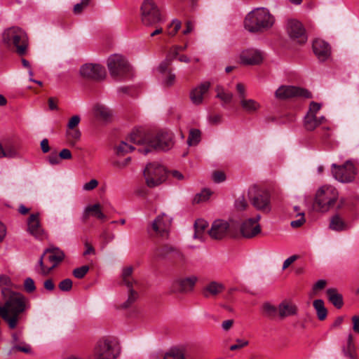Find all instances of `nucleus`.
<instances>
[{
  "label": "nucleus",
  "instance_id": "obj_1",
  "mask_svg": "<svg viewBox=\"0 0 359 359\" xmlns=\"http://www.w3.org/2000/svg\"><path fill=\"white\" fill-rule=\"evenodd\" d=\"M130 142L136 144H146L147 148L140 151L147 154L149 148L159 150H168L173 145V135L168 131H161L156 134H144L141 130H134L127 138Z\"/></svg>",
  "mask_w": 359,
  "mask_h": 359
},
{
  "label": "nucleus",
  "instance_id": "obj_2",
  "mask_svg": "<svg viewBox=\"0 0 359 359\" xmlns=\"http://www.w3.org/2000/svg\"><path fill=\"white\" fill-rule=\"evenodd\" d=\"M273 17L264 8H258L247 15L244 26L251 32H259L271 27L273 24Z\"/></svg>",
  "mask_w": 359,
  "mask_h": 359
},
{
  "label": "nucleus",
  "instance_id": "obj_3",
  "mask_svg": "<svg viewBox=\"0 0 359 359\" xmlns=\"http://www.w3.org/2000/svg\"><path fill=\"white\" fill-rule=\"evenodd\" d=\"M4 43L9 48H15L19 55L26 53L28 47V37L26 32L18 27L6 29L2 34Z\"/></svg>",
  "mask_w": 359,
  "mask_h": 359
},
{
  "label": "nucleus",
  "instance_id": "obj_4",
  "mask_svg": "<svg viewBox=\"0 0 359 359\" xmlns=\"http://www.w3.org/2000/svg\"><path fill=\"white\" fill-rule=\"evenodd\" d=\"M339 198L337 189L332 186H323L316 192L313 203L314 208L325 212L334 208Z\"/></svg>",
  "mask_w": 359,
  "mask_h": 359
},
{
  "label": "nucleus",
  "instance_id": "obj_5",
  "mask_svg": "<svg viewBox=\"0 0 359 359\" xmlns=\"http://www.w3.org/2000/svg\"><path fill=\"white\" fill-rule=\"evenodd\" d=\"M120 353V346L114 339L102 337L95 344L92 357L93 359H116Z\"/></svg>",
  "mask_w": 359,
  "mask_h": 359
},
{
  "label": "nucleus",
  "instance_id": "obj_6",
  "mask_svg": "<svg viewBox=\"0 0 359 359\" xmlns=\"http://www.w3.org/2000/svg\"><path fill=\"white\" fill-rule=\"evenodd\" d=\"M134 268L127 266L123 268L121 273V285L127 287L128 294L127 300L123 304V308L130 307L139 297L141 283L133 276Z\"/></svg>",
  "mask_w": 359,
  "mask_h": 359
},
{
  "label": "nucleus",
  "instance_id": "obj_7",
  "mask_svg": "<svg viewBox=\"0 0 359 359\" xmlns=\"http://www.w3.org/2000/svg\"><path fill=\"white\" fill-rule=\"evenodd\" d=\"M144 177L147 187L154 188L165 182L167 171L161 164L156 162L150 163L144 170Z\"/></svg>",
  "mask_w": 359,
  "mask_h": 359
},
{
  "label": "nucleus",
  "instance_id": "obj_8",
  "mask_svg": "<svg viewBox=\"0 0 359 359\" xmlns=\"http://www.w3.org/2000/svg\"><path fill=\"white\" fill-rule=\"evenodd\" d=\"M333 177L341 183H351L355 181L358 169L353 163L348 160L343 165L333 163L331 166Z\"/></svg>",
  "mask_w": 359,
  "mask_h": 359
},
{
  "label": "nucleus",
  "instance_id": "obj_9",
  "mask_svg": "<svg viewBox=\"0 0 359 359\" xmlns=\"http://www.w3.org/2000/svg\"><path fill=\"white\" fill-rule=\"evenodd\" d=\"M141 21L145 26H152L161 20L159 8L154 0H144L141 7Z\"/></svg>",
  "mask_w": 359,
  "mask_h": 359
},
{
  "label": "nucleus",
  "instance_id": "obj_10",
  "mask_svg": "<svg viewBox=\"0 0 359 359\" xmlns=\"http://www.w3.org/2000/svg\"><path fill=\"white\" fill-rule=\"evenodd\" d=\"M107 67L110 75L115 79L126 76L130 70V67L125 57L118 54L112 55L108 58Z\"/></svg>",
  "mask_w": 359,
  "mask_h": 359
},
{
  "label": "nucleus",
  "instance_id": "obj_11",
  "mask_svg": "<svg viewBox=\"0 0 359 359\" xmlns=\"http://www.w3.org/2000/svg\"><path fill=\"white\" fill-rule=\"evenodd\" d=\"M248 196L252 205L258 210L269 211L270 199L269 194L254 184L249 188Z\"/></svg>",
  "mask_w": 359,
  "mask_h": 359
},
{
  "label": "nucleus",
  "instance_id": "obj_12",
  "mask_svg": "<svg viewBox=\"0 0 359 359\" xmlns=\"http://www.w3.org/2000/svg\"><path fill=\"white\" fill-rule=\"evenodd\" d=\"M275 96L278 100H286L292 97H311V93L306 89L293 86H281L275 92Z\"/></svg>",
  "mask_w": 359,
  "mask_h": 359
},
{
  "label": "nucleus",
  "instance_id": "obj_13",
  "mask_svg": "<svg viewBox=\"0 0 359 359\" xmlns=\"http://www.w3.org/2000/svg\"><path fill=\"white\" fill-rule=\"evenodd\" d=\"M80 74L85 79L101 81L106 76V70L100 64L86 63L81 67Z\"/></svg>",
  "mask_w": 359,
  "mask_h": 359
},
{
  "label": "nucleus",
  "instance_id": "obj_14",
  "mask_svg": "<svg viewBox=\"0 0 359 359\" xmlns=\"http://www.w3.org/2000/svg\"><path fill=\"white\" fill-rule=\"evenodd\" d=\"M197 281L196 276L176 279L172 282L169 291L172 294L189 292L194 290Z\"/></svg>",
  "mask_w": 359,
  "mask_h": 359
},
{
  "label": "nucleus",
  "instance_id": "obj_15",
  "mask_svg": "<svg viewBox=\"0 0 359 359\" xmlns=\"http://www.w3.org/2000/svg\"><path fill=\"white\" fill-rule=\"evenodd\" d=\"M287 32L290 37L299 43L303 44L307 41L305 29L302 24L297 20H288Z\"/></svg>",
  "mask_w": 359,
  "mask_h": 359
},
{
  "label": "nucleus",
  "instance_id": "obj_16",
  "mask_svg": "<svg viewBox=\"0 0 359 359\" xmlns=\"http://www.w3.org/2000/svg\"><path fill=\"white\" fill-rule=\"evenodd\" d=\"M155 255L161 259H169L173 262H182L184 261V256L182 252L176 247L165 245L155 251Z\"/></svg>",
  "mask_w": 359,
  "mask_h": 359
},
{
  "label": "nucleus",
  "instance_id": "obj_17",
  "mask_svg": "<svg viewBox=\"0 0 359 359\" xmlns=\"http://www.w3.org/2000/svg\"><path fill=\"white\" fill-rule=\"evenodd\" d=\"M171 219L165 214L158 215L151 223V229L158 236L166 237L171 226Z\"/></svg>",
  "mask_w": 359,
  "mask_h": 359
},
{
  "label": "nucleus",
  "instance_id": "obj_18",
  "mask_svg": "<svg viewBox=\"0 0 359 359\" xmlns=\"http://www.w3.org/2000/svg\"><path fill=\"white\" fill-rule=\"evenodd\" d=\"M229 229V224L226 221L217 219L212 224L208 234L212 239L221 240L226 236Z\"/></svg>",
  "mask_w": 359,
  "mask_h": 359
},
{
  "label": "nucleus",
  "instance_id": "obj_19",
  "mask_svg": "<svg viewBox=\"0 0 359 359\" xmlns=\"http://www.w3.org/2000/svg\"><path fill=\"white\" fill-rule=\"evenodd\" d=\"M260 216L257 215L255 219H248L245 221L241 226V233L245 238H252L261 231L260 225L258 221Z\"/></svg>",
  "mask_w": 359,
  "mask_h": 359
},
{
  "label": "nucleus",
  "instance_id": "obj_20",
  "mask_svg": "<svg viewBox=\"0 0 359 359\" xmlns=\"http://www.w3.org/2000/svg\"><path fill=\"white\" fill-rule=\"evenodd\" d=\"M241 62L245 65H257L263 60L262 53L255 49H248L240 55Z\"/></svg>",
  "mask_w": 359,
  "mask_h": 359
},
{
  "label": "nucleus",
  "instance_id": "obj_21",
  "mask_svg": "<svg viewBox=\"0 0 359 359\" xmlns=\"http://www.w3.org/2000/svg\"><path fill=\"white\" fill-rule=\"evenodd\" d=\"M313 50L319 60L325 61L331 55L330 45L322 39H316L313 42Z\"/></svg>",
  "mask_w": 359,
  "mask_h": 359
},
{
  "label": "nucleus",
  "instance_id": "obj_22",
  "mask_svg": "<svg viewBox=\"0 0 359 359\" xmlns=\"http://www.w3.org/2000/svg\"><path fill=\"white\" fill-rule=\"evenodd\" d=\"M211 83L209 81L201 83L197 87L194 88L189 95L190 100L194 104L199 105L203 101V97L208 93L210 88Z\"/></svg>",
  "mask_w": 359,
  "mask_h": 359
},
{
  "label": "nucleus",
  "instance_id": "obj_23",
  "mask_svg": "<svg viewBox=\"0 0 359 359\" xmlns=\"http://www.w3.org/2000/svg\"><path fill=\"white\" fill-rule=\"evenodd\" d=\"M94 116L104 122H110L114 117L113 111L104 104L97 103L93 108Z\"/></svg>",
  "mask_w": 359,
  "mask_h": 359
},
{
  "label": "nucleus",
  "instance_id": "obj_24",
  "mask_svg": "<svg viewBox=\"0 0 359 359\" xmlns=\"http://www.w3.org/2000/svg\"><path fill=\"white\" fill-rule=\"evenodd\" d=\"M225 289L223 283L217 281H211L204 286L202 294L205 298L216 297L221 294Z\"/></svg>",
  "mask_w": 359,
  "mask_h": 359
},
{
  "label": "nucleus",
  "instance_id": "obj_25",
  "mask_svg": "<svg viewBox=\"0 0 359 359\" xmlns=\"http://www.w3.org/2000/svg\"><path fill=\"white\" fill-rule=\"evenodd\" d=\"M49 254L48 259L52 263V270L65 259V253L57 248H48L44 250V255Z\"/></svg>",
  "mask_w": 359,
  "mask_h": 359
},
{
  "label": "nucleus",
  "instance_id": "obj_26",
  "mask_svg": "<svg viewBox=\"0 0 359 359\" xmlns=\"http://www.w3.org/2000/svg\"><path fill=\"white\" fill-rule=\"evenodd\" d=\"M327 121L324 116L318 118L316 114L307 113L304 117V125L306 130L312 131L317 127L324 125Z\"/></svg>",
  "mask_w": 359,
  "mask_h": 359
},
{
  "label": "nucleus",
  "instance_id": "obj_27",
  "mask_svg": "<svg viewBox=\"0 0 359 359\" xmlns=\"http://www.w3.org/2000/svg\"><path fill=\"white\" fill-rule=\"evenodd\" d=\"M297 313V306L290 302L283 301L278 306V315L282 319L294 316Z\"/></svg>",
  "mask_w": 359,
  "mask_h": 359
},
{
  "label": "nucleus",
  "instance_id": "obj_28",
  "mask_svg": "<svg viewBox=\"0 0 359 359\" xmlns=\"http://www.w3.org/2000/svg\"><path fill=\"white\" fill-rule=\"evenodd\" d=\"M39 214H32L28 219V231L35 237H39L43 232V230L39 223Z\"/></svg>",
  "mask_w": 359,
  "mask_h": 359
},
{
  "label": "nucleus",
  "instance_id": "obj_29",
  "mask_svg": "<svg viewBox=\"0 0 359 359\" xmlns=\"http://www.w3.org/2000/svg\"><path fill=\"white\" fill-rule=\"evenodd\" d=\"M90 215L97 217V219H104L106 217L101 211L100 205L98 203L86 208L82 217L83 222H86L88 220Z\"/></svg>",
  "mask_w": 359,
  "mask_h": 359
},
{
  "label": "nucleus",
  "instance_id": "obj_30",
  "mask_svg": "<svg viewBox=\"0 0 359 359\" xmlns=\"http://www.w3.org/2000/svg\"><path fill=\"white\" fill-rule=\"evenodd\" d=\"M329 226L336 231H346L350 229V226L339 215H334L331 217Z\"/></svg>",
  "mask_w": 359,
  "mask_h": 359
},
{
  "label": "nucleus",
  "instance_id": "obj_31",
  "mask_svg": "<svg viewBox=\"0 0 359 359\" xmlns=\"http://www.w3.org/2000/svg\"><path fill=\"white\" fill-rule=\"evenodd\" d=\"M342 352L345 356L350 359H356L355 346L353 342V336L352 334H348L346 344L342 347Z\"/></svg>",
  "mask_w": 359,
  "mask_h": 359
},
{
  "label": "nucleus",
  "instance_id": "obj_32",
  "mask_svg": "<svg viewBox=\"0 0 359 359\" xmlns=\"http://www.w3.org/2000/svg\"><path fill=\"white\" fill-rule=\"evenodd\" d=\"M327 294L329 301L337 309L342 307L344 304L342 295L340 294L337 289L330 288L327 290Z\"/></svg>",
  "mask_w": 359,
  "mask_h": 359
},
{
  "label": "nucleus",
  "instance_id": "obj_33",
  "mask_svg": "<svg viewBox=\"0 0 359 359\" xmlns=\"http://www.w3.org/2000/svg\"><path fill=\"white\" fill-rule=\"evenodd\" d=\"M240 102L243 109L249 114L257 111L261 107L260 104L252 99L243 98Z\"/></svg>",
  "mask_w": 359,
  "mask_h": 359
},
{
  "label": "nucleus",
  "instance_id": "obj_34",
  "mask_svg": "<svg viewBox=\"0 0 359 359\" xmlns=\"http://www.w3.org/2000/svg\"><path fill=\"white\" fill-rule=\"evenodd\" d=\"M313 305L316 311L318 318L320 320H324L327 315L324 302L322 299H316L313 301Z\"/></svg>",
  "mask_w": 359,
  "mask_h": 359
},
{
  "label": "nucleus",
  "instance_id": "obj_35",
  "mask_svg": "<svg viewBox=\"0 0 359 359\" xmlns=\"http://www.w3.org/2000/svg\"><path fill=\"white\" fill-rule=\"evenodd\" d=\"M164 359H185V351L183 348H172L165 354Z\"/></svg>",
  "mask_w": 359,
  "mask_h": 359
},
{
  "label": "nucleus",
  "instance_id": "obj_36",
  "mask_svg": "<svg viewBox=\"0 0 359 359\" xmlns=\"http://www.w3.org/2000/svg\"><path fill=\"white\" fill-rule=\"evenodd\" d=\"M208 226V222L204 219H197L194 224L195 233L194 238L202 239L203 233Z\"/></svg>",
  "mask_w": 359,
  "mask_h": 359
},
{
  "label": "nucleus",
  "instance_id": "obj_37",
  "mask_svg": "<svg viewBox=\"0 0 359 359\" xmlns=\"http://www.w3.org/2000/svg\"><path fill=\"white\" fill-rule=\"evenodd\" d=\"M278 311V308L277 309L275 306L272 305L269 302H265L262 305L263 315L267 318H275Z\"/></svg>",
  "mask_w": 359,
  "mask_h": 359
},
{
  "label": "nucleus",
  "instance_id": "obj_38",
  "mask_svg": "<svg viewBox=\"0 0 359 359\" xmlns=\"http://www.w3.org/2000/svg\"><path fill=\"white\" fill-rule=\"evenodd\" d=\"M46 255L43 252L38 262V264L35 266L36 272L43 276H48L52 271V268L50 266L48 267L44 265L43 258Z\"/></svg>",
  "mask_w": 359,
  "mask_h": 359
},
{
  "label": "nucleus",
  "instance_id": "obj_39",
  "mask_svg": "<svg viewBox=\"0 0 359 359\" xmlns=\"http://www.w3.org/2000/svg\"><path fill=\"white\" fill-rule=\"evenodd\" d=\"M135 148L132 145L128 144V143L125 141L121 142L120 144L115 147L116 155L121 156L131 152Z\"/></svg>",
  "mask_w": 359,
  "mask_h": 359
},
{
  "label": "nucleus",
  "instance_id": "obj_40",
  "mask_svg": "<svg viewBox=\"0 0 359 359\" xmlns=\"http://www.w3.org/2000/svg\"><path fill=\"white\" fill-rule=\"evenodd\" d=\"M217 95L216 97L223 101L224 103H229L232 98L233 94L224 91L223 88L220 86H217L215 88Z\"/></svg>",
  "mask_w": 359,
  "mask_h": 359
},
{
  "label": "nucleus",
  "instance_id": "obj_41",
  "mask_svg": "<svg viewBox=\"0 0 359 359\" xmlns=\"http://www.w3.org/2000/svg\"><path fill=\"white\" fill-rule=\"evenodd\" d=\"M201 131L198 129H191L189 131V135L187 140V143L189 146H196L201 141Z\"/></svg>",
  "mask_w": 359,
  "mask_h": 359
},
{
  "label": "nucleus",
  "instance_id": "obj_42",
  "mask_svg": "<svg viewBox=\"0 0 359 359\" xmlns=\"http://www.w3.org/2000/svg\"><path fill=\"white\" fill-rule=\"evenodd\" d=\"M67 137L71 144H74L81 137V132L78 128L67 130Z\"/></svg>",
  "mask_w": 359,
  "mask_h": 359
},
{
  "label": "nucleus",
  "instance_id": "obj_43",
  "mask_svg": "<svg viewBox=\"0 0 359 359\" xmlns=\"http://www.w3.org/2000/svg\"><path fill=\"white\" fill-rule=\"evenodd\" d=\"M211 194L210 190L205 189L194 196L193 202L194 203H200L207 201L211 196Z\"/></svg>",
  "mask_w": 359,
  "mask_h": 359
},
{
  "label": "nucleus",
  "instance_id": "obj_44",
  "mask_svg": "<svg viewBox=\"0 0 359 359\" xmlns=\"http://www.w3.org/2000/svg\"><path fill=\"white\" fill-rule=\"evenodd\" d=\"M181 28V22L178 20H173L168 27V34L170 36H175Z\"/></svg>",
  "mask_w": 359,
  "mask_h": 359
},
{
  "label": "nucleus",
  "instance_id": "obj_45",
  "mask_svg": "<svg viewBox=\"0 0 359 359\" xmlns=\"http://www.w3.org/2000/svg\"><path fill=\"white\" fill-rule=\"evenodd\" d=\"M89 271V266L87 265L76 268L73 271V275L75 278L81 279L83 278Z\"/></svg>",
  "mask_w": 359,
  "mask_h": 359
},
{
  "label": "nucleus",
  "instance_id": "obj_46",
  "mask_svg": "<svg viewBox=\"0 0 359 359\" xmlns=\"http://www.w3.org/2000/svg\"><path fill=\"white\" fill-rule=\"evenodd\" d=\"M90 0H81V3L76 4L74 6V13L76 15L81 14L83 11L89 5Z\"/></svg>",
  "mask_w": 359,
  "mask_h": 359
},
{
  "label": "nucleus",
  "instance_id": "obj_47",
  "mask_svg": "<svg viewBox=\"0 0 359 359\" xmlns=\"http://www.w3.org/2000/svg\"><path fill=\"white\" fill-rule=\"evenodd\" d=\"M24 289L28 293H32L36 290L35 283L32 278H27L25 280Z\"/></svg>",
  "mask_w": 359,
  "mask_h": 359
},
{
  "label": "nucleus",
  "instance_id": "obj_48",
  "mask_svg": "<svg viewBox=\"0 0 359 359\" xmlns=\"http://www.w3.org/2000/svg\"><path fill=\"white\" fill-rule=\"evenodd\" d=\"M248 205V202L243 196L238 197L235 202V208L239 211L245 210Z\"/></svg>",
  "mask_w": 359,
  "mask_h": 359
},
{
  "label": "nucleus",
  "instance_id": "obj_49",
  "mask_svg": "<svg viewBox=\"0 0 359 359\" xmlns=\"http://www.w3.org/2000/svg\"><path fill=\"white\" fill-rule=\"evenodd\" d=\"M58 287L63 292L70 291L72 288V280L69 278H66L59 283Z\"/></svg>",
  "mask_w": 359,
  "mask_h": 359
},
{
  "label": "nucleus",
  "instance_id": "obj_50",
  "mask_svg": "<svg viewBox=\"0 0 359 359\" xmlns=\"http://www.w3.org/2000/svg\"><path fill=\"white\" fill-rule=\"evenodd\" d=\"M249 341L245 339H237L236 340V343L230 346L231 351H236L238 349H241L245 346H248Z\"/></svg>",
  "mask_w": 359,
  "mask_h": 359
},
{
  "label": "nucleus",
  "instance_id": "obj_51",
  "mask_svg": "<svg viewBox=\"0 0 359 359\" xmlns=\"http://www.w3.org/2000/svg\"><path fill=\"white\" fill-rule=\"evenodd\" d=\"M47 160L48 163L52 165H58L60 163L61 160L59 156V154H57L56 151H53L47 156Z\"/></svg>",
  "mask_w": 359,
  "mask_h": 359
},
{
  "label": "nucleus",
  "instance_id": "obj_52",
  "mask_svg": "<svg viewBox=\"0 0 359 359\" xmlns=\"http://www.w3.org/2000/svg\"><path fill=\"white\" fill-rule=\"evenodd\" d=\"M175 82V74L168 71L165 74V76L163 79V83L165 86L170 87L172 86Z\"/></svg>",
  "mask_w": 359,
  "mask_h": 359
},
{
  "label": "nucleus",
  "instance_id": "obj_53",
  "mask_svg": "<svg viewBox=\"0 0 359 359\" xmlns=\"http://www.w3.org/2000/svg\"><path fill=\"white\" fill-rule=\"evenodd\" d=\"M297 216L299 217V219L291 222V226L293 228H298L302 226L305 222L304 213V212H298Z\"/></svg>",
  "mask_w": 359,
  "mask_h": 359
},
{
  "label": "nucleus",
  "instance_id": "obj_54",
  "mask_svg": "<svg viewBox=\"0 0 359 359\" xmlns=\"http://www.w3.org/2000/svg\"><path fill=\"white\" fill-rule=\"evenodd\" d=\"M17 151L14 147H8L3 149V157L13 158L17 156Z\"/></svg>",
  "mask_w": 359,
  "mask_h": 359
},
{
  "label": "nucleus",
  "instance_id": "obj_55",
  "mask_svg": "<svg viewBox=\"0 0 359 359\" xmlns=\"http://www.w3.org/2000/svg\"><path fill=\"white\" fill-rule=\"evenodd\" d=\"M81 121V118L79 116L75 115L73 116L69 121L67 124V128L69 129H74L76 128V127L79 125V122Z\"/></svg>",
  "mask_w": 359,
  "mask_h": 359
},
{
  "label": "nucleus",
  "instance_id": "obj_56",
  "mask_svg": "<svg viewBox=\"0 0 359 359\" xmlns=\"http://www.w3.org/2000/svg\"><path fill=\"white\" fill-rule=\"evenodd\" d=\"M98 185V181L93 179L88 182L83 184V189L85 191H91L95 189Z\"/></svg>",
  "mask_w": 359,
  "mask_h": 359
},
{
  "label": "nucleus",
  "instance_id": "obj_57",
  "mask_svg": "<svg viewBox=\"0 0 359 359\" xmlns=\"http://www.w3.org/2000/svg\"><path fill=\"white\" fill-rule=\"evenodd\" d=\"M236 90L238 93L240 101L243 100V98H246L245 87L243 83H237Z\"/></svg>",
  "mask_w": 359,
  "mask_h": 359
},
{
  "label": "nucleus",
  "instance_id": "obj_58",
  "mask_svg": "<svg viewBox=\"0 0 359 359\" xmlns=\"http://www.w3.org/2000/svg\"><path fill=\"white\" fill-rule=\"evenodd\" d=\"M172 62V59L166 58L165 61L161 63V65L158 67V69L160 72L166 74L169 70L168 67L170 65Z\"/></svg>",
  "mask_w": 359,
  "mask_h": 359
},
{
  "label": "nucleus",
  "instance_id": "obj_59",
  "mask_svg": "<svg viewBox=\"0 0 359 359\" xmlns=\"http://www.w3.org/2000/svg\"><path fill=\"white\" fill-rule=\"evenodd\" d=\"M130 161H131V158L128 157L123 161H114L113 163V165H114V166H115L119 169H123V168H126L130 163Z\"/></svg>",
  "mask_w": 359,
  "mask_h": 359
},
{
  "label": "nucleus",
  "instance_id": "obj_60",
  "mask_svg": "<svg viewBox=\"0 0 359 359\" xmlns=\"http://www.w3.org/2000/svg\"><path fill=\"white\" fill-rule=\"evenodd\" d=\"M13 349L18 351H21L25 353H29L31 352L32 348L29 345L25 344L24 345H15L13 347Z\"/></svg>",
  "mask_w": 359,
  "mask_h": 359
},
{
  "label": "nucleus",
  "instance_id": "obj_61",
  "mask_svg": "<svg viewBox=\"0 0 359 359\" xmlns=\"http://www.w3.org/2000/svg\"><path fill=\"white\" fill-rule=\"evenodd\" d=\"M214 182L217 183L222 182L225 180V174L221 171H216L212 175Z\"/></svg>",
  "mask_w": 359,
  "mask_h": 359
},
{
  "label": "nucleus",
  "instance_id": "obj_62",
  "mask_svg": "<svg viewBox=\"0 0 359 359\" xmlns=\"http://www.w3.org/2000/svg\"><path fill=\"white\" fill-rule=\"evenodd\" d=\"M59 156H60V160H62V159L69 160L72 158V153H71L70 150L68 149H62L60 151V152L59 153Z\"/></svg>",
  "mask_w": 359,
  "mask_h": 359
},
{
  "label": "nucleus",
  "instance_id": "obj_63",
  "mask_svg": "<svg viewBox=\"0 0 359 359\" xmlns=\"http://www.w3.org/2000/svg\"><path fill=\"white\" fill-rule=\"evenodd\" d=\"M327 285V282L325 280H318L313 286V292H316L320 290H323Z\"/></svg>",
  "mask_w": 359,
  "mask_h": 359
},
{
  "label": "nucleus",
  "instance_id": "obj_64",
  "mask_svg": "<svg viewBox=\"0 0 359 359\" xmlns=\"http://www.w3.org/2000/svg\"><path fill=\"white\" fill-rule=\"evenodd\" d=\"M353 323V330L359 334V315L353 316L351 318Z\"/></svg>",
  "mask_w": 359,
  "mask_h": 359
}]
</instances>
